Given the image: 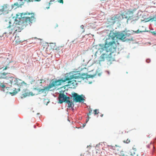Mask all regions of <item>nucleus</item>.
<instances>
[{"label":"nucleus","mask_w":156,"mask_h":156,"mask_svg":"<svg viewBox=\"0 0 156 156\" xmlns=\"http://www.w3.org/2000/svg\"><path fill=\"white\" fill-rule=\"evenodd\" d=\"M73 99L75 100L76 102H81L82 101H84V99L80 95H79L76 93H74L73 94Z\"/></svg>","instance_id":"obj_7"},{"label":"nucleus","mask_w":156,"mask_h":156,"mask_svg":"<svg viewBox=\"0 0 156 156\" xmlns=\"http://www.w3.org/2000/svg\"><path fill=\"white\" fill-rule=\"evenodd\" d=\"M65 76L64 78H62L60 80H56L53 81L49 85V88L51 89L54 87L61 85L66 81H68L69 83H72V81H71V79L74 76Z\"/></svg>","instance_id":"obj_3"},{"label":"nucleus","mask_w":156,"mask_h":156,"mask_svg":"<svg viewBox=\"0 0 156 156\" xmlns=\"http://www.w3.org/2000/svg\"><path fill=\"white\" fill-rule=\"evenodd\" d=\"M7 73H1L0 75V79H5L6 78Z\"/></svg>","instance_id":"obj_14"},{"label":"nucleus","mask_w":156,"mask_h":156,"mask_svg":"<svg viewBox=\"0 0 156 156\" xmlns=\"http://www.w3.org/2000/svg\"><path fill=\"white\" fill-rule=\"evenodd\" d=\"M107 55L105 54H103L101 56L102 61H104L105 58L107 57Z\"/></svg>","instance_id":"obj_16"},{"label":"nucleus","mask_w":156,"mask_h":156,"mask_svg":"<svg viewBox=\"0 0 156 156\" xmlns=\"http://www.w3.org/2000/svg\"><path fill=\"white\" fill-rule=\"evenodd\" d=\"M96 153L97 154L98 153L99 154H100V153H101V152L100 151H99L98 149H97L96 150Z\"/></svg>","instance_id":"obj_25"},{"label":"nucleus","mask_w":156,"mask_h":156,"mask_svg":"<svg viewBox=\"0 0 156 156\" xmlns=\"http://www.w3.org/2000/svg\"><path fill=\"white\" fill-rule=\"evenodd\" d=\"M49 85L48 87H44L43 89H37V88H34V89L35 90H37L39 92H41L42 93L44 91L46 90H48L50 89L49 88Z\"/></svg>","instance_id":"obj_13"},{"label":"nucleus","mask_w":156,"mask_h":156,"mask_svg":"<svg viewBox=\"0 0 156 156\" xmlns=\"http://www.w3.org/2000/svg\"><path fill=\"white\" fill-rule=\"evenodd\" d=\"M9 24H10L11 23V22L10 21H9Z\"/></svg>","instance_id":"obj_35"},{"label":"nucleus","mask_w":156,"mask_h":156,"mask_svg":"<svg viewBox=\"0 0 156 156\" xmlns=\"http://www.w3.org/2000/svg\"><path fill=\"white\" fill-rule=\"evenodd\" d=\"M11 27V25H9L8 27L9 28H10Z\"/></svg>","instance_id":"obj_34"},{"label":"nucleus","mask_w":156,"mask_h":156,"mask_svg":"<svg viewBox=\"0 0 156 156\" xmlns=\"http://www.w3.org/2000/svg\"><path fill=\"white\" fill-rule=\"evenodd\" d=\"M130 35L127 33L124 34L121 32L115 33L113 31H111L108 37L105 41L104 48L107 52H110L109 55L111 54L116 51V44L115 41V38L125 41L126 37L129 36Z\"/></svg>","instance_id":"obj_1"},{"label":"nucleus","mask_w":156,"mask_h":156,"mask_svg":"<svg viewBox=\"0 0 156 156\" xmlns=\"http://www.w3.org/2000/svg\"><path fill=\"white\" fill-rule=\"evenodd\" d=\"M63 47V46H60L57 47L55 48V50L58 51H59L60 50L61 48H62Z\"/></svg>","instance_id":"obj_19"},{"label":"nucleus","mask_w":156,"mask_h":156,"mask_svg":"<svg viewBox=\"0 0 156 156\" xmlns=\"http://www.w3.org/2000/svg\"><path fill=\"white\" fill-rule=\"evenodd\" d=\"M130 142V139H128L126 140H124L123 141V142L124 143H126V144H129V143Z\"/></svg>","instance_id":"obj_20"},{"label":"nucleus","mask_w":156,"mask_h":156,"mask_svg":"<svg viewBox=\"0 0 156 156\" xmlns=\"http://www.w3.org/2000/svg\"><path fill=\"white\" fill-rule=\"evenodd\" d=\"M152 34L154 35H156V33L155 31H153L152 32Z\"/></svg>","instance_id":"obj_30"},{"label":"nucleus","mask_w":156,"mask_h":156,"mask_svg":"<svg viewBox=\"0 0 156 156\" xmlns=\"http://www.w3.org/2000/svg\"><path fill=\"white\" fill-rule=\"evenodd\" d=\"M23 91H24V92H23V94H22L21 95V98H25L27 96H30V95L31 96L34 95L32 92H29L28 90L27 89L23 90Z\"/></svg>","instance_id":"obj_10"},{"label":"nucleus","mask_w":156,"mask_h":156,"mask_svg":"<svg viewBox=\"0 0 156 156\" xmlns=\"http://www.w3.org/2000/svg\"><path fill=\"white\" fill-rule=\"evenodd\" d=\"M36 19L34 13L29 12L19 13L16 15L15 20L18 21L21 27H26L27 25L35 22Z\"/></svg>","instance_id":"obj_2"},{"label":"nucleus","mask_w":156,"mask_h":156,"mask_svg":"<svg viewBox=\"0 0 156 156\" xmlns=\"http://www.w3.org/2000/svg\"><path fill=\"white\" fill-rule=\"evenodd\" d=\"M120 156H126L124 154L122 153L120 155Z\"/></svg>","instance_id":"obj_31"},{"label":"nucleus","mask_w":156,"mask_h":156,"mask_svg":"<svg viewBox=\"0 0 156 156\" xmlns=\"http://www.w3.org/2000/svg\"><path fill=\"white\" fill-rule=\"evenodd\" d=\"M133 11H128L126 13L123 14H126V18H128L129 19H132L133 16Z\"/></svg>","instance_id":"obj_11"},{"label":"nucleus","mask_w":156,"mask_h":156,"mask_svg":"<svg viewBox=\"0 0 156 156\" xmlns=\"http://www.w3.org/2000/svg\"><path fill=\"white\" fill-rule=\"evenodd\" d=\"M58 2L60 3H62L63 4V0H59Z\"/></svg>","instance_id":"obj_26"},{"label":"nucleus","mask_w":156,"mask_h":156,"mask_svg":"<svg viewBox=\"0 0 156 156\" xmlns=\"http://www.w3.org/2000/svg\"><path fill=\"white\" fill-rule=\"evenodd\" d=\"M0 86L1 87L3 88H5V86L4 84H3L1 83H0Z\"/></svg>","instance_id":"obj_22"},{"label":"nucleus","mask_w":156,"mask_h":156,"mask_svg":"<svg viewBox=\"0 0 156 156\" xmlns=\"http://www.w3.org/2000/svg\"><path fill=\"white\" fill-rule=\"evenodd\" d=\"M50 45H51V46H53V48H54L55 46V44L52 43Z\"/></svg>","instance_id":"obj_27"},{"label":"nucleus","mask_w":156,"mask_h":156,"mask_svg":"<svg viewBox=\"0 0 156 156\" xmlns=\"http://www.w3.org/2000/svg\"><path fill=\"white\" fill-rule=\"evenodd\" d=\"M103 116V114H102L100 116L101 117H102Z\"/></svg>","instance_id":"obj_33"},{"label":"nucleus","mask_w":156,"mask_h":156,"mask_svg":"<svg viewBox=\"0 0 156 156\" xmlns=\"http://www.w3.org/2000/svg\"><path fill=\"white\" fill-rule=\"evenodd\" d=\"M2 36L0 35V38Z\"/></svg>","instance_id":"obj_38"},{"label":"nucleus","mask_w":156,"mask_h":156,"mask_svg":"<svg viewBox=\"0 0 156 156\" xmlns=\"http://www.w3.org/2000/svg\"><path fill=\"white\" fill-rule=\"evenodd\" d=\"M24 1L23 0H18V1L14 3L12 5V8L16 9L17 8L21 7V6L23 5Z\"/></svg>","instance_id":"obj_9"},{"label":"nucleus","mask_w":156,"mask_h":156,"mask_svg":"<svg viewBox=\"0 0 156 156\" xmlns=\"http://www.w3.org/2000/svg\"><path fill=\"white\" fill-rule=\"evenodd\" d=\"M92 109H90V110L89 111V112L87 114L88 117L87 118L86 120V122H87L89 121V120L90 118V117H89V115H91V114L92 113Z\"/></svg>","instance_id":"obj_15"},{"label":"nucleus","mask_w":156,"mask_h":156,"mask_svg":"<svg viewBox=\"0 0 156 156\" xmlns=\"http://www.w3.org/2000/svg\"><path fill=\"white\" fill-rule=\"evenodd\" d=\"M30 78H31V81H30V83L31 84H32L33 83L35 82V80L34 79H33L32 78H31V77H29V79H30Z\"/></svg>","instance_id":"obj_21"},{"label":"nucleus","mask_w":156,"mask_h":156,"mask_svg":"<svg viewBox=\"0 0 156 156\" xmlns=\"http://www.w3.org/2000/svg\"><path fill=\"white\" fill-rule=\"evenodd\" d=\"M1 9H0V15L4 12L8 13L9 10V6L7 4H4L1 6Z\"/></svg>","instance_id":"obj_8"},{"label":"nucleus","mask_w":156,"mask_h":156,"mask_svg":"<svg viewBox=\"0 0 156 156\" xmlns=\"http://www.w3.org/2000/svg\"><path fill=\"white\" fill-rule=\"evenodd\" d=\"M84 26L83 25H82L80 26V28L82 29H84Z\"/></svg>","instance_id":"obj_29"},{"label":"nucleus","mask_w":156,"mask_h":156,"mask_svg":"<svg viewBox=\"0 0 156 156\" xmlns=\"http://www.w3.org/2000/svg\"><path fill=\"white\" fill-rule=\"evenodd\" d=\"M51 48L52 49H54V48Z\"/></svg>","instance_id":"obj_37"},{"label":"nucleus","mask_w":156,"mask_h":156,"mask_svg":"<svg viewBox=\"0 0 156 156\" xmlns=\"http://www.w3.org/2000/svg\"><path fill=\"white\" fill-rule=\"evenodd\" d=\"M9 68V67L8 66H6L3 69V70H5Z\"/></svg>","instance_id":"obj_28"},{"label":"nucleus","mask_w":156,"mask_h":156,"mask_svg":"<svg viewBox=\"0 0 156 156\" xmlns=\"http://www.w3.org/2000/svg\"><path fill=\"white\" fill-rule=\"evenodd\" d=\"M41 0H28V2H33L34 1V2H39Z\"/></svg>","instance_id":"obj_23"},{"label":"nucleus","mask_w":156,"mask_h":156,"mask_svg":"<svg viewBox=\"0 0 156 156\" xmlns=\"http://www.w3.org/2000/svg\"><path fill=\"white\" fill-rule=\"evenodd\" d=\"M58 98L59 99V103L60 104H62L63 102H66L68 99H70V98L67 97L66 95L63 93L59 94Z\"/></svg>","instance_id":"obj_6"},{"label":"nucleus","mask_w":156,"mask_h":156,"mask_svg":"<svg viewBox=\"0 0 156 156\" xmlns=\"http://www.w3.org/2000/svg\"><path fill=\"white\" fill-rule=\"evenodd\" d=\"M98 52V51H97L95 52V53L94 55V58H95L97 57V53Z\"/></svg>","instance_id":"obj_24"},{"label":"nucleus","mask_w":156,"mask_h":156,"mask_svg":"<svg viewBox=\"0 0 156 156\" xmlns=\"http://www.w3.org/2000/svg\"><path fill=\"white\" fill-rule=\"evenodd\" d=\"M83 125H84V126H83V127H84L85 126V125H86V124H84Z\"/></svg>","instance_id":"obj_36"},{"label":"nucleus","mask_w":156,"mask_h":156,"mask_svg":"<svg viewBox=\"0 0 156 156\" xmlns=\"http://www.w3.org/2000/svg\"><path fill=\"white\" fill-rule=\"evenodd\" d=\"M12 81H14L15 82L14 84L18 85L19 87V89H17L15 88L13 89V92L10 93L11 94H16L18 91L20 90L21 89H23L27 87V84L26 83H25L24 81L19 79H16L14 78H13L12 79Z\"/></svg>","instance_id":"obj_4"},{"label":"nucleus","mask_w":156,"mask_h":156,"mask_svg":"<svg viewBox=\"0 0 156 156\" xmlns=\"http://www.w3.org/2000/svg\"><path fill=\"white\" fill-rule=\"evenodd\" d=\"M70 99H68L67 101L66 102V103L68 104V107L69 108H73L74 106V105L72 101L69 100Z\"/></svg>","instance_id":"obj_12"},{"label":"nucleus","mask_w":156,"mask_h":156,"mask_svg":"<svg viewBox=\"0 0 156 156\" xmlns=\"http://www.w3.org/2000/svg\"><path fill=\"white\" fill-rule=\"evenodd\" d=\"M119 16L118 15L113 17V23H114L117 20L119 19Z\"/></svg>","instance_id":"obj_17"},{"label":"nucleus","mask_w":156,"mask_h":156,"mask_svg":"<svg viewBox=\"0 0 156 156\" xmlns=\"http://www.w3.org/2000/svg\"><path fill=\"white\" fill-rule=\"evenodd\" d=\"M73 76H74V77H73V78H72L71 80L73 79H74L75 80H73L72 81V82L71 83H73V81H74L75 82H80L83 78L80 74L76 73L75 72L72 73H70L68 75V76H73Z\"/></svg>","instance_id":"obj_5"},{"label":"nucleus","mask_w":156,"mask_h":156,"mask_svg":"<svg viewBox=\"0 0 156 156\" xmlns=\"http://www.w3.org/2000/svg\"><path fill=\"white\" fill-rule=\"evenodd\" d=\"M94 112L95 115L98 114L99 113V110L95 109L94 110Z\"/></svg>","instance_id":"obj_18"},{"label":"nucleus","mask_w":156,"mask_h":156,"mask_svg":"<svg viewBox=\"0 0 156 156\" xmlns=\"http://www.w3.org/2000/svg\"><path fill=\"white\" fill-rule=\"evenodd\" d=\"M140 32L139 31V30H137V33H139V32Z\"/></svg>","instance_id":"obj_32"}]
</instances>
